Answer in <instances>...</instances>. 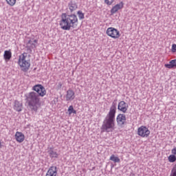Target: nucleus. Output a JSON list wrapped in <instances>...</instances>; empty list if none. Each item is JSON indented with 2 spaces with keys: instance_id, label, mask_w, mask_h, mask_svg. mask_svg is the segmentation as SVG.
<instances>
[{
  "instance_id": "obj_4",
  "label": "nucleus",
  "mask_w": 176,
  "mask_h": 176,
  "mask_svg": "<svg viewBox=\"0 0 176 176\" xmlns=\"http://www.w3.org/2000/svg\"><path fill=\"white\" fill-rule=\"evenodd\" d=\"M18 65H19L21 71L23 72H27V71L30 69L31 67V60H30V57H28V54L24 52L19 56Z\"/></svg>"
},
{
  "instance_id": "obj_19",
  "label": "nucleus",
  "mask_w": 176,
  "mask_h": 176,
  "mask_svg": "<svg viewBox=\"0 0 176 176\" xmlns=\"http://www.w3.org/2000/svg\"><path fill=\"white\" fill-rule=\"evenodd\" d=\"M77 14L79 20H83V19H85V13H83L81 10L78 11Z\"/></svg>"
},
{
  "instance_id": "obj_5",
  "label": "nucleus",
  "mask_w": 176,
  "mask_h": 176,
  "mask_svg": "<svg viewBox=\"0 0 176 176\" xmlns=\"http://www.w3.org/2000/svg\"><path fill=\"white\" fill-rule=\"evenodd\" d=\"M106 34L107 36L112 38V39H119L120 38V32L113 27L108 28Z\"/></svg>"
},
{
  "instance_id": "obj_20",
  "label": "nucleus",
  "mask_w": 176,
  "mask_h": 176,
  "mask_svg": "<svg viewBox=\"0 0 176 176\" xmlns=\"http://www.w3.org/2000/svg\"><path fill=\"white\" fill-rule=\"evenodd\" d=\"M168 160L170 163H174L176 161V157L172 154L168 156Z\"/></svg>"
},
{
  "instance_id": "obj_22",
  "label": "nucleus",
  "mask_w": 176,
  "mask_h": 176,
  "mask_svg": "<svg viewBox=\"0 0 176 176\" xmlns=\"http://www.w3.org/2000/svg\"><path fill=\"white\" fill-rule=\"evenodd\" d=\"M113 2H115V0H104V3L109 6H111Z\"/></svg>"
},
{
  "instance_id": "obj_6",
  "label": "nucleus",
  "mask_w": 176,
  "mask_h": 176,
  "mask_svg": "<svg viewBox=\"0 0 176 176\" xmlns=\"http://www.w3.org/2000/svg\"><path fill=\"white\" fill-rule=\"evenodd\" d=\"M138 135L142 138H148L151 135V131L146 126H141L138 129Z\"/></svg>"
},
{
  "instance_id": "obj_2",
  "label": "nucleus",
  "mask_w": 176,
  "mask_h": 176,
  "mask_svg": "<svg viewBox=\"0 0 176 176\" xmlns=\"http://www.w3.org/2000/svg\"><path fill=\"white\" fill-rule=\"evenodd\" d=\"M78 24L79 20L78 19V16H76V14H62L61 19L59 23L61 30L69 31L71 28H76Z\"/></svg>"
},
{
  "instance_id": "obj_24",
  "label": "nucleus",
  "mask_w": 176,
  "mask_h": 176,
  "mask_svg": "<svg viewBox=\"0 0 176 176\" xmlns=\"http://www.w3.org/2000/svg\"><path fill=\"white\" fill-rule=\"evenodd\" d=\"M171 52L173 53H175V52H176V44H173L172 45Z\"/></svg>"
},
{
  "instance_id": "obj_9",
  "label": "nucleus",
  "mask_w": 176,
  "mask_h": 176,
  "mask_svg": "<svg viewBox=\"0 0 176 176\" xmlns=\"http://www.w3.org/2000/svg\"><path fill=\"white\" fill-rule=\"evenodd\" d=\"M118 109L123 113H126V112H127V109H129V104H127L124 101H120L118 103Z\"/></svg>"
},
{
  "instance_id": "obj_18",
  "label": "nucleus",
  "mask_w": 176,
  "mask_h": 176,
  "mask_svg": "<svg viewBox=\"0 0 176 176\" xmlns=\"http://www.w3.org/2000/svg\"><path fill=\"white\" fill-rule=\"evenodd\" d=\"M67 112L69 113V116H71L72 113H74V115H76V110L74 109V106L70 105L67 109Z\"/></svg>"
},
{
  "instance_id": "obj_17",
  "label": "nucleus",
  "mask_w": 176,
  "mask_h": 176,
  "mask_svg": "<svg viewBox=\"0 0 176 176\" xmlns=\"http://www.w3.org/2000/svg\"><path fill=\"white\" fill-rule=\"evenodd\" d=\"M109 160L114 163H120V159L119 157L115 156V155H111Z\"/></svg>"
},
{
  "instance_id": "obj_1",
  "label": "nucleus",
  "mask_w": 176,
  "mask_h": 176,
  "mask_svg": "<svg viewBox=\"0 0 176 176\" xmlns=\"http://www.w3.org/2000/svg\"><path fill=\"white\" fill-rule=\"evenodd\" d=\"M32 90L36 93L34 91L30 92L26 96V102L32 111L36 112L41 107V98L39 97H45L47 91H46L45 87L41 84L33 86Z\"/></svg>"
},
{
  "instance_id": "obj_3",
  "label": "nucleus",
  "mask_w": 176,
  "mask_h": 176,
  "mask_svg": "<svg viewBox=\"0 0 176 176\" xmlns=\"http://www.w3.org/2000/svg\"><path fill=\"white\" fill-rule=\"evenodd\" d=\"M116 115V106L112 105L103 121L102 131L106 133H112L116 129L115 124V116Z\"/></svg>"
},
{
  "instance_id": "obj_12",
  "label": "nucleus",
  "mask_w": 176,
  "mask_h": 176,
  "mask_svg": "<svg viewBox=\"0 0 176 176\" xmlns=\"http://www.w3.org/2000/svg\"><path fill=\"white\" fill-rule=\"evenodd\" d=\"M68 8H69V10H70V12L74 13V12H75V10L78 9V4H76V2L75 1H71L68 3Z\"/></svg>"
},
{
  "instance_id": "obj_21",
  "label": "nucleus",
  "mask_w": 176,
  "mask_h": 176,
  "mask_svg": "<svg viewBox=\"0 0 176 176\" xmlns=\"http://www.w3.org/2000/svg\"><path fill=\"white\" fill-rule=\"evenodd\" d=\"M8 5L10 6H14L16 5V2H17V0H6Z\"/></svg>"
},
{
  "instance_id": "obj_13",
  "label": "nucleus",
  "mask_w": 176,
  "mask_h": 176,
  "mask_svg": "<svg viewBox=\"0 0 176 176\" xmlns=\"http://www.w3.org/2000/svg\"><path fill=\"white\" fill-rule=\"evenodd\" d=\"M14 109L17 112H21L23 111V103L19 102V100H15Z\"/></svg>"
},
{
  "instance_id": "obj_25",
  "label": "nucleus",
  "mask_w": 176,
  "mask_h": 176,
  "mask_svg": "<svg viewBox=\"0 0 176 176\" xmlns=\"http://www.w3.org/2000/svg\"><path fill=\"white\" fill-rule=\"evenodd\" d=\"M171 153L174 155V156H176V146L171 150Z\"/></svg>"
},
{
  "instance_id": "obj_26",
  "label": "nucleus",
  "mask_w": 176,
  "mask_h": 176,
  "mask_svg": "<svg viewBox=\"0 0 176 176\" xmlns=\"http://www.w3.org/2000/svg\"><path fill=\"white\" fill-rule=\"evenodd\" d=\"M3 146V144H2V142L0 141V149Z\"/></svg>"
},
{
  "instance_id": "obj_10",
  "label": "nucleus",
  "mask_w": 176,
  "mask_h": 176,
  "mask_svg": "<svg viewBox=\"0 0 176 176\" xmlns=\"http://www.w3.org/2000/svg\"><path fill=\"white\" fill-rule=\"evenodd\" d=\"M117 123L119 126H123L126 123V115L118 114L116 118Z\"/></svg>"
},
{
  "instance_id": "obj_11",
  "label": "nucleus",
  "mask_w": 176,
  "mask_h": 176,
  "mask_svg": "<svg viewBox=\"0 0 176 176\" xmlns=\"http://www.w3.org/2000/svg\"><path fill=\"white\" fill-rule=\"evenodd\" d=\"M75 100V92L72 89H68L66 94V101Z\"/></svg>"
},
{
  "instance_id": "obj_7",
  "label": "nucleus",
  "mask_w": 176,
  "mask_h": 176,
  "mask_svg": "<svg viewBox=\"0 0 176 176\" xmlns=\"http://www.w3.org/2000/svg\"><path fill=\"white\" fill-rule=\"evenodd\" d=\"M123 8H124V3H123V1H121L112 7V8L110 10V13L111 14H115V13H118L119 10H122Z\"/></svg>"
},
{
  "instance_id": "obj_28",
  "label": "nucleus",
  "mask_w": 176,
  "mask_h": 176,
  "mask_svg": "<svg viewBox=\"0 0 176 176\" xmlns=\"http://www.w3.org/2000/svg\"><path fill=\"white\" fill-rule=\"evenodd\" d=\"M32 46H34V47H35V45L34 44H32Z\"/></svg>"
},
{
  "instance_id": "obj_16",
  "label": "nucleus",
  "mask_w": 176,
  "mask_h": 176,
  "mask_svg": "<svg viewBox=\"0 0 176 176\" xmlns=\"http://www.w3.org/2000/svg\"><path fill=\"white\" fill-rule=\"evenodd\" d=\"M48 153L50 155V157H52V159L53 158H57L58 157V153H57V152L53 151V148H50L49 151H48Z\"/></svg>"
},
{
  "instance_id": "obj_15",
  "label": "nucleus",
  "mask_w": 176,
  "mask_h": 176,
  "mask_svg": "<svg viewBox=\"0 0 176 176\" xmlns=\"http://www.w3.org/2000/svg\"><path fill=\"white\" fill-rule=\"evenodd\" d=\"M3 58L6 61H9V60H10V58H12V51H10V50H6L4 52Z\"/></svg>"
},
{
  "instance_id": "obj_23",
  "label": "nucleus",
  "mask_w": 176,
  "mask_h": 176,
  "mask_svg": "<svg viewBox=\"0 0 176 176\" xmlns=\"http://www.w3.org/2000/svg\"><path fill=\"white\" fill-rule=\"evenodd\" d=\"M170 176H176V165L173 168Z\"/></svg>"
},
{
  "instance_id": "obj_14",
  "label": "nucleus",
  "mask_w": 176,
  "mask_h": 176,
  "mask_svg": "<svg viewBox=\"0 0 176 176\" xmlns=\"http://www.w3.org/2000/svg\"><path fill=\"white\" fill-rule=\"evenodd\" d=\"M164 67L168 69H173V68H176V59H173L169 62V64H165Z\"/></svg>"
},
{
  "instance_id": "obj_29",
  "label": "nucleus",
  "mask_w": 176,
  "mask_h": 176,
  "mask_svg": "<svg viewBox=\"0 0 176 176\" xmlns=\"http://www.w3.org/2000/svg\"><path fill=\"white\" fill-rule=\"evenodd\" d=\"M28 43H31V41H28Z\"/></svg>"
},
{
  "instance_id": "obj_8",
  "label": "nucleus",
  "mask_w": 176,
  "mask_h": 176,
  "mask_svg": "<svg viewBox=\"0 0 176 176\" xmlns=\"http://www.w3.org/2000/svg\"><path fill=\"white\" fill-rule=\"evenodd\" d=\"M14 139L16 142L21 144L23 141H25V135L23 132L16 131L14 135Z\"/></svg>"
},
{
  "instance_id": "obj_27",
  "label": "nucleus",
  "mask_w": 176,
  "mask_h": 176,
  "mask_svg": "<svg viewBox=\"0 0 176 176\" xmlns=\"http://www.w3.org/2000/svg\"><path fill=\"white\" fill-rule=\"evenodd\" d=\"M34 43H36L38 42V41L34 40Z\"/></svg>"
}]
</instances>
